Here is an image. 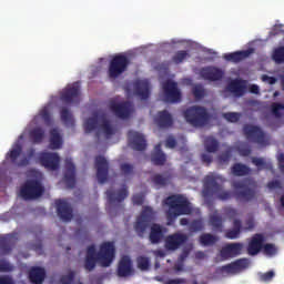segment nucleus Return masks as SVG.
Listing matches in <instances>:
<instances>
[{
    "label": "nucleus",
    "instance_id": "nucleus-43",
    "mask_svg": "<svg viewBox=\"0 0 284 284\" xmlns=\"http://www.w3.org/2000/svg\"><path fill=\"white\" fill-rule=\"evenodd\" d=\"M253 165L257 166V170H272V162H266L263 158H252Z\"/></svg>",
    "mask_w": 284,
    "mask_h": 284
},
{
    "label": "nucleus",
    "instance_id": "nucleus-63",
    "mask_svg": "<svg viewBox=\"0 0 284 284\" xmlns=\"http://www.w3.org/2000/svg\"><path fill=\"white\" fill-rule=\"evenodd\" d=\"M133 201V205H143L145 197L143 196V194H135L132 197Z\"/></svg>",
    "mask_w": 284,
    "mask_h": 284
},
{
    "label": "nucleus",
    "instance_id": "nucleus-32",
    "mask_svg": "<svg viewBox=\"0 0 284 284\" xmlns=\"http://www.w3.org/2000/svg\"><path fill=\"white\" fill-rule=\"evenodd\" d=\"M49 145L51 150H61V148H63V138H61L59 129H51Z\"/></svg>",
    "mask_w": 284,
    "mask_h": 284
},
{
    "label": "nucleus",
    "instance_id": "nucleus-36",
    "mask_svg": "<svg viewBox=\"0 0 284 284\" xmlns=\"http://www.w3.org/2000/svg\"><path fill=\"white\" fill-rule=\"evenodd\" d=\"M101 124H100V130L103 132L104 136L106 139H110V136H113L114 134V126L110 124V120L105 118V115H101Z\"/></svg>",
    "mask_w": 284,
    "mask_h": 284
},
{
    "label": "nucleus",
    "instance_id": "nucleus-52",
    "mask_svg": "<svg viewBox=\"0 0 284 284\" xmlns=\"http://www.w3.org/2000/svg\"><path fill=\"white\" fill-rule=\"evenodd\" d=\"M273 60L275 63H284V47H278L274 50Z\"/></svg>",
    "mask_w": 284,
    "mask_h": 284
},
{
    "label": "nucleus",
    "instance_id": "nucleus-12",
    "mask_svg": "<svg viewBox=\"0 0 284 284\" xmlns=\"http://www.w3.org/2000/svg\"><path fill=\"white\" fill-rule=\"evenodd\" d=\"M243 247H245V245L241 242L229 243L221 248L220 256L223 261L236 258V256L243 254Z\"/></svg>",
    "mask_w": 284,
    "mask_h": 284
},
{
    "label": "nucleus",
    "instance_id": "nucleus-1",
    "mask_svg": "<svg viewBox=\"0 0 284 284\" xmlns=\"http://www.w3.org/2000/svg\"><path fill=\"white\" fill-rule=\"evenodd\" d=\"M232 187L235 190L234 196L236 201L242 203H251L256 199V190L258 184L252 178H245L241 181L232 182Z\"/></svg>",
    "mask_w": 284,
    "mask_h": 284
},
{
    "label": "nucleus",
    "instance_id": "nucleus-24",
    "mask_svg": "<svg viewBox=\"0 0 284 284\" xmlns=\"http://www.w3.org/2000/svg\"><path fill=\"white\" fill-rule=\"evenodd\" d=\"M116 272L120 278L131 276V274L134 272V268L132 267V258H130L128 255H123L119 261Z\"/></svg>",
    "mask_w": 284,
    "mask_h": 284
},
{
    "label": "nucleus",
    "instance_id": "nucleus-23",
    "mask_svg": "<svg viewBox=\"0 0 284 284\" xmlns=\"http://www.w3.org/2000/svg\"><path fill=\"white\" fill-rule=\"evenodd\" d=\"M227 92L234 97H243L247 92V81L243 79H234L226 85Z\"/></svg>",
    "mask_w": 284,
    "mask_h": 284
},
{
    "label": "nucleus",
    "instance_id": "nucleus-41",
    "mask_svg": "<svg viewBox=\"0 0 284 284\" xmlns=\"http://www.w3.org/2000/svg\"><path fill=\"white\" fill-rule=\"evenodd\" d=\"M217 241H219V237L211 233H203L200 236V243L204 246L214 245Z\"/></svg>",
    "mask_w": 284,
    "mask_h": 284
},
{
    "label": "nucleus",
    "instance_id": "nucleus-14",
    "mask_svg": "<svg viewBox=\"0 0 284 284\" xmlns=\"http://www.w3.org/2000/svg\"><path fill=\"white\" fill-rule=\"evenodd\" d=\"M80 94L81 90L79 89V84L75 83L62 90L60 101H62V103H67L68 105H72V103L79 104Z\"/></svg>",
    "mask_w": 284,
    "mask_h": 284
},
{
    "label": "nucleus",
    "instance_id": "nucleus-31",
    "mask_svg": "<svg viewBox=\"0 0 284 284\" xmlns=\"http://www.w3.org/2000/svg\"><path fill=\"white\" fill-rule=\"evenodd\" d=\"M151 161L153 165H165L168 156L163 153V150L161 149V143L154 146V151L151 154Z\"/></svg>",
    "mask_w": 284,
    "mask_h": 284
},
{
    "label": "nucleus",
    "instance_id": "nucleus-58",
    "mask_svg": "<svg viewBox=\"0 0 284 284\" xmlns=\"http://www.w3.org/2000/svg\"><path fill=\"white\" fill-rule=\"evenodd\" d=\"M224 214L230 219V221H236V216H239V211L232 206H227L224 209Z\"/></svg>",
    "mask_w": 284,
    "mask_h": 284
},
{
    "label": "nucleus",
    "instance_id": "nucleus-48",
    "mask_svg": "<svg viewBox=\"0 0 284 284\" xmlns=\"http://www.w3.org/2000/svg\"><path fill=\"white\" fill-rule=\"evenodd\" d=\"M120 172L128 179V176H132L134 174V165L130 163H122L120 165Z\"/></svg>",
    "mask_w": 284,
    "mask_h": 284
},
{
    "label": "nucleus",
    "instance_id": "nucleus-25",
    "mask_svg": "<svg viewBox=\"0 0 284 284\" xmlns=\"http://www.w3.org/2000/svg\"><path fill=\"white\" fill-rule=\"evenodd\" d=\"M105 194L110 205H113V203H123L126 196H130V192L128 191V186L125 184L122 186V189L118 190L116 193L112 190H108Z\"/></svg>",
    "mask_w": 284,
    "mask_h": 284
},
{
    "label": "nucleus",
    "instance_id": "nucleus-42",
    "mask_svg": "<svg viewBox=\"0 0 284 284\" xmlns=\"http://www.w3.org/2000/svg\"><path fill=\"white\" fill-rule=\"evenodd\" d=\"M45 136V131L41 128H36L30 132V139L33 143H42Z\"/></svg>",
    "mask_w": 284,
    "mask_h": 284
},
{
    "label": "nucleus",
    "instance_id": "nucleus-29",
    "mask_svg": "<svg viewBox=\"0 0 284 284\" xmlns=\"http://www.w3.org/2000/svg\"><path fill=\"white\" fill-rule=\"evenodd\" d=\"M17 241H19V237H0V252L3 255L10 254L14 246L17 245Z\"/></svg>",
    "mask_w": 284,
    "mask_h": 284
},
{
    "label": "nucleus",
    "instance_id": "nucleus-39",
    "mask_svg": "<svg viewBox=\"0 0 284 284\" xmlns=\"http://www.w3.org/2000/svg\"><path fill=\"white\" fill-rule=\"evenodd\" d=\"M219 140H216L214 136H207L204 140V148L210 154L219 152Z\"/></svg>",
    "mask_w": 284,
    "mask_h": 284
},
{
    "label": "nucleus",
    "instance_id": "nucleus-27",
    "mask_svg": "<svg viewBox=\"0 0 284 284\" xmlns=\"http://www.w3.org/2000/svg\"><path fill=\"white\" fill-rule=\"evenodd\" d=\"M134 92L142 101H146V99H150V82L145 80L136 81L134 83Z\"/></svg>",
    "mask_w": 284,
    "mask_h": 284
},
{
    "label": "nucleus",
    "instance_id": "nucleus-3",
    "mask_svg": "<svg viewBox=\"0 0 284 284\" xmlns=\"http://www.w3.org/2000/svg\"><path fill=\"white\" fill-rule=\"evenodd\" d=\"M164 203L169 206V219H176V216H183L192 213L190 201H187L183 195H171L164 200Z\"/></svg>",
    "mask_w": 284,
    "mask_h": 284
},
{
    "label": "nucleus",
    "instance_id": "nucleus-13",
    "mask_svg": "<svg viewBox=\"0 0 284 284\" xmlns=\"http://www.w3.org/2000/svg\"><path fill=\"white\" fill-rule=\"evenodd\" d=\"M129 145L132 150L136 152H145L148 150V140H145V135L136 131L128 132Z\"/></svg>",
    "mask_w": 284,
    "mask_h": 284
},
{
    "label": "nucleus",
    "instance_id": "nucleus-28",
    "mask_svg": "<svg viewBox=\"0 0 284 284\" xmlns=\"http://www.w3.org/2000/svg\"><path fill=\"white\" fill-rule=\"evenodd\" d=\"M252 52H254L253 49L225 53L223 59L225 61H230L231 63H241V61L247 59Z\"/></svg>",
    "mask_w": 284,
    "mask_h": 284
},
{
    "label": "nucleus",
    "instance_id": "nucleus-51",
    "mask_svg": "<svg viewBox=\"0 0 284 284\" xmlns=\"http://www.w3.org/2000/svg\"><path fill=\"white\" fill-rule=\"evenodd\" d=\"M223 119L227 120L229 123H239V121H241V113L226 112L223 113Z\"/></svg>",
    "mask_w": 284,
    "mask_h": 284
},
{
    "label": "nucleus",
    "instance_id": "nucleus-2",
    "mask_svg": "<svg viewBox=\"0 0 284 284\" xmlns=\"http://www.w3.org/2000/svg\"><path fill=\"white\" fill-rule=\"evenodd\" d=\"M221 178L214 174L206 175L204 178V186L202 194L204 199L216 196L219 201H230L232 199L231 191L223 190V184L219 183Z\"/></svg>",
    "mask_w": 284,
    "mask_h": 284
},
{
    "label": "nucleus",
    "instance_id": "nucleus-9",
    "mask_svg": "<svg viewBox=\"0 0 284 284\" xmlns=\"http://www.w3.org/2000/svg\"><path fill=\"white\" fill-rule=\"evenodd\" d=\"M115 252L114 242H104L100 245L98 261L102 267H110L112 265Z\"/></svg>",
    "mask_w": 284,
    "mask_h": 284
},
{
    "label": "nucleus",
    "instance_id": "nucleus-35",
    "mask_svg": "<svg viewBox=\"0 0 284 284\" xmlns=\"http://www.w3.org/2000/svg\"><path fill=\"white\" fill-rule=\"evenodd\" d=\"M241 230H243V224L241 223V220H234L233 229L227 230L225 236L231 241H234L241 235Z\"/></svg>",
    "mask_w": 284,
    "mask_h": 284
},
{
    "label": "nucleus",
    "instance_id": "nucleus-38",
    "mask_svg": "<svg viewBox=\"0 0 284 284\" xmlns=\"http://www.w3.org/2000/svg\"><path fill=\"white\" fill-rule=\"evenodd\" d=\"M210 225H212L213 230L216 232H223V216L217 212L213 213L210 216Z\"/></svg>",
    "mask_w": 284,
    "mask_h": 284
},
{
    "label": "nucleus",
    "instance_id": "nucleus-61",
    "mask_svg": "<svg viewBox=\"0 0 284 284\" xmlns=\"http://www.w3.org/2000/svg\"><path fill=\"white\" fill-rule=\"evenodd\" d=\"M12 270H14V267L10 262L4 258L0 260V272H12Z\"/></svg>",
    "mask_w": 284,
    "mask_h": 284
},
{
    "label": "nucleus",
    "instance_id": "nucleus-33",
    "mask_svg": "<svg viewBox=\"0 0 284 284\" xmlns=\"http://www.w3.org/2000/svg\"><path fill=\"white\" fill-rule=\"evenodd\" d=\"M150 243L152 245H159L163 241V229L159 224H153L151 226V232L149 235Z\"/></svg>",
    "mask_w": 284,
    "mask_h": 284
},
{
    "label": "nucleus",
    "instance_id": "nucleus-11",
    "mask_svg": "<svg viewBox=\"0 0 284 284\" xmlns=\"http://www.w3.org/2000/svg\"><path fill=\"white\" fill-rule=\"evenodd\" d=\"M163 90L166 103H180L181 90H179V83L166 80L163 83Z\"/></svg>",
    "mask_w": 284,
    "mask_h": 284
},
{
    "label": "nucleus",
    "instance_id": "nucleus-47",
    "mask_svg": "<svg viewBox=\"0 0 284 284\" xmlns=\"http://www.w3.org/2000/svg\"><path fill=\"white\" fill-rule=\"evenodd\" d=\"M138 268L142 272L150 270V257L139 256L136 258Z\"/></svg>",
    "mask_w": 284,
    "mask_h": 284
},
{
    "label": "nucleus",
    "instance_id": "nucleus-54",
    "mask_svg": "<svg viewBox=\"0 0 284 284\" xmlns=\"http://www.w3.org/2000/svg\"><path fill=\"white\" fill-rule=\"evenodd\" d=\"M75 276L77 273H74V271H70L67 275H62L60 277V284H72L74 283Z\"/></svg>",
    "mask_w": 284,
    "mask_h": 284
},
{
    "label": "nucleus",
    "instance_id": "nucleus-8",
    "mask_svg": "<svg viewBox=\"0 0 284 284\" xmlns=\"http://www.w3.org/2000/svg\"><path fill=\"white\" fill-rule=\"evenodd\" d=\"M152 221H154V211L150 206H144L134 224V230L138 236H143V234H145V230L150 227Z\"/></svg>",
    "mask_w": 284,
    "mask_h": 284
},
{
    "label": "nucleus",
    "instance_id": "nucleus-21",
    "mask_svg": "<svg viewBox=\"0 0 284 284\" xmlns=\"http://www.w3.org/2000/svg\"><path fill=\"white\" fill-rule=\"evenodd\" d=\"M200 74L204 81H222L225 77V72L216 67L202 68Z\"/></svg>",
    "mask_w": 284,
    "mask_h": 284
},
{
    "label": "nucleus",
    "instance_id": "nucleus-15",
    "mask_svg": "<svg viewBox=\"0 0 284 284\" xmlns=\"http://www.w3.org/2000/svg\"><path fill=\"white\" fill-rule=\"evenodd\" d=\"M95 170L98 182L103 184L108 181L110 174V163L103 155L95 156Z\"/></svg>",
    "mask_w": 284,
    "mask_h": 284
},
{
    "label": "nucleus",
    "instance_id": "nucleus-4",
    "mask_svg": "<svg viewBox=\"0 0 284 284\" xmlns=\"http://www.w3.org/2000/svg\"><path fill=\"white\" fill-rule=\"evenodd\" d=\"M184 118L193 125V128H205L210 122V113L207 109L199 105H193L184 111Z\"/></svg>",
    "mask_w": 284,
    "mask_h": 284
},
{
    "label": "nucleus",
    "instance_id": "nucleus-34",
    "mask_svg": "<svg viewBox=\"0 0 284 284\" xmlns=\"http://www.w3.org/2000/svg\"><path fill=\"white\" fill-rule=\"evenodd\" d=\"M99 121H101V115L94 112L91 118L87 119L84 122V130L87 133L94 132L99 128Z\"/></svg>",
    "mask_w": 284,
    "mask_h": 284
},
{
    "label": "nucleus",
    "instance_id": "nucleus-22",
    "mask_svg": "<svg viewBox=\"0 0 284 284\" xmlns=\"http://www.w3.org/2000/svg\"><path fill=\"white\" fill-rule=\"evenodd\" d=\"M265 243V236L261 233H256L251 237V241L248 242L247 245V254L250 256H256L263 250Z\"/></svg>",
    "mask_w": 284,
    "mask_h": 284
},
{
    "label": "nucleus",
    "instance_id": "nucleus-46",
    "mask_svg": "<svg viewBox=\"0 0 284 284\" xmlns=\"http://www.w3.org/2000/svg\"><path fill=\"white\" fill-rule=\"evenodd\" d=\"M192 94L199 101H201V99H204L205 98V89L203 88V84H195L192 88Z\"/></svg>",
    "mask_w": 284,
    "mask_h": 284
},
{
    "label": "nucleus",
    "instance_id": "nucleus-59",
    "mask_svg": "<svg viewBox=\"0 0 284 284\" xmlns=\"http://www.w3.org/2000/svg\"><path fill=\"white\" fill-rule=\"evenodd\" d=\"M203 227V221L193 220L190 224V232H202Z\"/></svg>",
    "mask_w": 284,
    "mask_h": 284
},
{
    "label": "nucleus",
    "instance_id": "nucleus-45",
    "mask_svg": "<svg viewBox=\"0 0 284 284\" xmlns=\"http://www.w3.org/2000/svg\"><path fill=\"white\" fill-rule=\"evenodd\" d=\"M283 110H284L283 103L274 102L271 105V112L275 116V119H281V116H283V114L281 113L283 112Z\"/></svg>",
    "mask_w": 284,
    "mask_h": 284
},
{
    "label": "nucleus",
    "instance_id": "nucleus-64",
    "mask_svg": "<svg viewBox=\"0 0 284 284\" xmlns=\"http://www.w3.org/2000/svg\"><path fill=\"white\" fill-rule=\"evenodd\" d=\"M0 284H14V280L10 275H2L0 276Z\"/></svg>",
    "mask_w": 284,
    "mask_h": 284
},
{
    "label": "nucleus",
    "instance_id": "nucleus-57",
    "mask_svg": "<svg viewBox=\"0 0 284 284\" xmlns=\"http://www.w3.org/2000/svg\"><path fill=\"white\" fill-rule=\"evenodd\" d=\"M97 267V257H85L84 270L92 272Z\"/></svg>",
    "mask_w": 284,
    "mask_h": 284
},
{
    "label": "nucleus",
    "instance_id": "nucleus-55",
    "mask_svg": "<svg viewBox=\"0 0 284 284\" xmlns=\"http://www.w3.org/2000/svg\"><path fill=\"white\" fill-rule=\"evenodd\" d=\"M21 145H18L17 148H14L13 150H11L7 156H9V159H11V163H17V159L18 156H21Z\"/></svg>",
    "mask_w": 284,
    "mask_h": 284
},
{
    "label": "nucleus",
    "instance_id": "nucleus-20",
    "mask_svg": "<svg viewBox=\"0 0 284 284\" xmlns=\"http://www.w3.org/2000/svg\"><path fill=\"white\" fill-rule=\"evenodd\" d=\"M247 258H240L219 268L220 274H239V272L247 268Z\"/></svg>",
    "mask_w": 284,
    "mask_h": 284
},
{
    "label": "nucleus",
    "instance_id": "nucleus-16",
    "mask_svg": "<svg viewBox=\"0 0 284 284\" xmlns=\"http://www.w3.org/2000/svg\"><path fill=\"white\" fill-rule=\"evenodd\" d=\"M64 170V183L69 190H74L77 187V166L72 159H65Z\"/></svg>",
    "mask_w": 284,
    "mask_h": 284
},
{
    "label": "nucleus",
    "instance_id": "nucleus-40",
    "mask_svg": "<svg viewBox=\"0 0 284 284\" xmlns=\"http://www.w3.org/2000/svg\"><path fill=\"white\" fill-rule=\"evenodd\" d=\"M60 119L64 125H71V128L74 126V116L68 108L62 106L60 109Z\"/></svg>",
    "mask_w": 284,
    "mask_h": 284
},
{
    "label": "nucleus",
    "instance_id": "nucleus-50",
    "mask_svg": "<svg viewBox=\"0 0 284 284\" xmlns=\"http://www.w3.org/2000/svg\"><path fill=\"white\" fill-rule=\"evenodd\" d=\"M232 146H229L224 152H222L219 155V162L220 163H230V160L232 159Z\"/></svg>",
    "mask_w": 284,
    "mask_h": 284
},
{
    "label": "nucleus",
    "instance_id": "nucleus-17",
    "mask_svg": "<svg viewBox=\"0 0 284 284\" xmlns=\"http://www.w3.org/2000/svg\"><path fill=\"white\" fill-rule=\"evenodd\" d=\"M39 161L43 168L51 170L52 172L59 170L61 158L57 153L42 152L39 155Z\"/></svg>",
    "mask_w": 284,
    "mask_h": 284
},
{
    "label": "nucleus",
    "instance_id": "nucleus-44",
    "mask_svg": "<svg viewBox=\"0 0 284 284\" xmlns=\"http://www.w3.org/2000/svg\"><path fill=\"white\" fill-rule=\"evenodd\" d=\"M187 58H190V53L185 50H181L173 55L172 61L179 65V63H183Z\"/></svg>",
    "mask_w": 284,
    "mask_h": 284
},
{
    "label": "nucleus",
    "instance_id": "nucleus-60",
    "mask_svg": "<svg viewBox=\"0 0 284 284\" xmlns=\"http://www.w3.org/2000/svg\"><path fill=\"white\" fill-rule=\"evenodd\" d=\"M274 276H276L274 271H268L266 273H260V281L262 283H270L274 278Z\"/></svg>",
    "mask_w": 284,
    "mask_h": 284
},
{
    "label": "nucleus",
    "instance_id": "nucleus-18",
    "mask_svg": "<svg viewBox=\"0 0 284 284\" xmlns=\"http://www.w3.org/2000/svg\"><path fill=\"white\" fill-rule=\"evenodd\" d=\"M187 243V235L183 233H173L165 239L164 247L170 252H174L180 248L181 245Z\"/></svg>",
    "mask_w": 284,
    "mask_h": 284
},
{
    "label": "nucleus",
    "instance_id": "nucleus-37",
    "mask_svg": "<svg viewBox=\"0 0 284 284\" xmlns=\"http://www.w3.org/2000/svg\"><path fill=\"white\" fill-rule=\"evenodd\" d=\"M231 172L234 176H247V174L252 172V169L243 163H235L232 166Z\"/></svg>",
    "mask_w": 284,
    "mask_h": 284
},
{
    "label": "nucleus",
    "instance_id": "nucleus-53",
    "mask_svg": "<svg viewBox=\"0 0 284 284\" xmlns=\"http://www.w3.org/2000/svg\"><path fill=\"white\" fill-rule=\"evenodd\" d=\"M262 250L266 256H276V252H278V248H276V245L270 244V243L264 244Z\"/></svg>",
    "mask_w": 284,
    "mask_h": 284
},
{
    "label": "nucleus",
    "instance_id": "nucleus-26",
    "mask_svg": "<svg viewBox=\"0 0 284 284\" xmlns=\"http://www.w3.org/2000/svg\"><path fill=\"white\" fill-rule=\"evenodd\" d=\"M155 123L162 130H165V129L172 128V125H174V119L172 118V114H170V112L168 110H163V111L158 112V115L155 118Z\"/></svg>",
    "mask_w": 284,
    "mask_h": 284
},
{
    "label": "nucleus",
    "instance_id": "nucleus-56",
    "mask_svg": "<svg viewBox=\"0 0 284 284\" xmlns=\"http://www.w3.org/2000/svg\"><path fill=\"white\" fill-rule=\"evenodd\" d=\"M40 116L41 119H43L45 125H50L52 123V118L50 116V110L48 109V106H44L40 111Z\"/></svg>",
    "mask_w": 284,
    "mask_h": 284
},
{
    "label": "nucleus",
    "instance_id": "nucleus-7",
    "mask_svg": "<svg viewBox=\"0 0 284 284\" xmlns=\"http://www.w3.org/2000/svg\"><path fill=\"white\" fill-rule=\"evenodd\" d=\"M243 132L248 139V141H252L253 143H257V145H268L270 144V139H267V135L261 129L258 125H252V124H246L243 128Z\"/></svg>",
    "mask_w": 284,
    "mask_h": 284
},
{
    "label": "nucleus",
    "instance_id": "nucleus-49",
    "mask_svg": "<svg viewBox=\"0 0 284 284\" xmlns=\"http://www.w3.org/2000/svg\"><path fill=\"white\" fill-rule=\"evenodd\" d=\"M152 182L154 183V185H160L163 187L168 185V183H170V178H165L161 174H155L152 176Z\"/></svg>",
    "mask_w": 284,
    "mask_h": 284
},
{
    "label": "nucleus",
    "instance_id": "nucleus-6",
    "mask_svg": "<svg viewBox=\"0 0 284 284\" xmlns=\"http://www.w3.org/2000/svg\"><path fill=\"white\" fill-rule=\"evenodd\" d=\"M130 65V58L125 54H116L114 55L109 64V78L110 79H119L123 72L128 71Z\"/></svg>",
    "mask_w": 284,
    "mask_h": 284
},
{
    "label": "nucleus",
    "instance_id": "nucleus-10",
    "mask_svg": "<svg viewBox=\"0 0 284 284\" xmlns=\"http://www.w3.org/2000/svg\"><path fill=\"white\" fill-rule=\"evenodd\" d=\"M109 109L112 113L118 116V119H130L132 116V102L125 101V102H116L114 100L110 101Z\"/></svg>",
    "mask_w": 284,
    "mask_h": 284
},
{
    "label": "nucleus",
    "instance_id": "nucleus-19",
    "mask_svg": "<svg viewBox=\"0 0 284 284\" xmlns=\"http://www.w3.org/2000/svg\"><path fill=\"white\" fill-rule=\"evenodd\" d=\"M57 214L65 223L72 221L74 214L72 206L65 200H55Z\"/></svg>",
    "mask_w": 284,
    "mask_h": 284
},
{
    "label": "nucleus",
    "instance_id": "nucleus-5",
    "mask_svg": "<svg viewBox=\"0 0 284 284\" xmlns=\"http://www.w3.org/2000/svg\"><path fill=\"white\" fill-rule=\"evenodd\" d=\"M43 192H45V187L39 180H27L20 189V196L24 201H34L36 199H41Z\"/></svg>",
    "mask_w": 284,
    "mask_h": 284
},
{
    "label": "nucleus",
    "instance_id": "nucleus-62",
    "mask_svg": "<svg viewBox=\"0 0 284 284\" xmlns=\"http://www.w3.org/2000/svg\"><path fill=\"white\" fill-rule=\"evenodd\" d=\"M268 190H283V184L278 180H273L267 183Z\"/></svg>",
    "mask_w": 284,
    "mask_h": 284
},
{
    "label": "nucleus",
    "instance_id": "nucleus-30",
    "mask_svg": "<svg viewBox=\"0 0 284 284\" xmlns=\"http://www.w3.org/2000/svg\"><path fill=\"white\" fill-rule=\"evenodd\" d=\"M29 280L33 284H42L45 281V270L43 267L33 266L29 271Z\"/></svg>",
    "mask_w": 284,
    "mask_h": 284
}]
</instances>
